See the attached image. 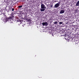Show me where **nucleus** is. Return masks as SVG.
<instances>
[{"label": "nucleus", "instance_id": "obj_1", "mask_svg": "<svg viewBox=\"0 0 79 79\" xmlns=\"http://www.w3.org/2000/svg\"><path fill=\"white\" fill-rule=\"evenodd\" d=\"M14 18V16L11 15L9 17H6L5 19V22H7L8 20L10 19H12Z\"/></svg>", "mask_w": 79, "mask_h": 79}, {"label": "nucleus", "instance_id": "obj_14", "mask_svg": "<svg viewBox=\"0 0 79 79\" xmlns=\"http://www.w3.org/2000/svg\"><path fill=\"white\" fill-rule=\"evenodd\" d=\"M4 18H7V16H6V15H4Z\"/></svg>", "mask_w": 79, "mask_h": 79}, {"label": "nucleus", "instance_id": "obj_2", "mask_svg": "<svg viewBox=\"0 0 79 79\" xmlns=\"http://www.w3.org/2000/svg\"><path fill=\"white\" fill-rule=\"evenodd\" d=\"M60 5V2H59L58 3L56 4L54 6L55 8H58V7H59Z\"/></svg>", "mask_w": 79, "mask_h": 79}, {"label": "nucleus", "instance_id": "obj_8", "mask_svg": "<svg viewBox=\"0 0 79 79\" xmlns=\"http://www.w3.org/2000/svg\"><path fill=\"white\" fill-rule=\"evenodd\" d=\"M21 20H19V21H18V23H19L18 24V26H19L20 24H21Z\"/></svg>", "mask_w": 79, "mask_h": 79}, {"label": "nucleus", "instance_id": "obj_16", "mask_svg": "<svg viewBox=\"0 0 79 79\" xmlns=\"http://www.w3.org/2000/svg\"><path fill=\"white\" fill-rule=\"evenodd\" d=\"M3 16H4V15H5V14L4 13H3Z\"/></svg>", "mask_w": 79, "mask_h": 79}, {"label": "nucleus", "instance_id": "obj_11", "mask_svg": "<svg viewBox=\"0 0 79 79\" xmlns=\"http://www.w3.org/2000/svg\"><path fill=\"white\" fill-rule=\"evenodd\" d=\"M27 21H28V22H31V19H28L27 20Z\"/></svg>", "mask_w": 79, "mask_h": 79}, {"label": "nucleus", "instance_id": "obj_13", "mask_svg": "<svg viewBox=\"0 0 79 79\" xmlns=\"http://www.w3.org/2000/svg\"><path fill=\"white\" fill-rule=\"evenodd\" d=\"M63 24V22H59V24L60 25H61V24Z\"/></svg>", "mask_w": 79, "mask_h": 79}, {"label": "nucleus", "instance_id": "obj_3", "mask_svg": "<svg viewBox=\"0 0 79 79\" xmlns=\"http://www.w3.org/2000/svg\"><path fill=\"white\" fill-rule=\"evenodd\" d=\"M41 8H42V9H44V8L45 9L46 8V7H45V5L42 4H41Z\"/></svg>", "mask_w": 79, "mask_h": 79}, {"label": "nucleus", "instance_id": "obj_9", "mask_svg": "<svg viewBox=\"0 0 79 79\" xmlns=\"http://www.w3.org/2000/svg\"><path fill=\"white\" fill-rule=\"evenodd\" d=\"M40 11H45V9H40Z\"/></svg>", "mask_w": 79, "mask_h": 79}, {"label": "nucleus", "instance_id": "obj_10", "mask_svg": "<svg viewBox=\"0 0 79 79\" xmlns=\"http://www.w3.org/2000/svg\"><path fill=\"white\" fill-rule=\"evenodd\" d=\"M22 7H23V5L19 6H18V8H21Z\"/></svg>", "mask_w": 79, "mask_h": 79}, {"label": "nucleus", "instance_id": "obj_5", "mask_svg": "<svg viewBox=\"0 0 79 79\" xmlns=\"http://www.w3.org/2000/svg\"><path fill=\"white\" fill-rule=\"evenodd\" d=\"M25 19H26L27 21L29 19V17H28L27 16H25L24 17Z\"/></svg>", "mask_w": 79, "mask_h": 79}, {"label": "nucleus", "instance_id": "obj_15", "mask_svg": "<svg viewBox=\"0 0 79 79\" xmlns=\"http://www.w3.org/2000/svg\"><path fill=\"white\" fill-rule=\"evenodd\" d=\"M14 10L15 9H14V8H13L12 9V11H14Z\"/></svg>", "mask_w": 79, "mask_h": 79}, {"label": "nucleus", "instance_id": "obj_4", "mask_svg": "<svg viewBox=\"0 0 79 79\" xmlns=\"http://www.w3.org/2000/svg\"><path fill=\"white\" fill-rule=\"evenodd\" d=\"M43 26H47L48 23L47 22H43L42 23Z\"/></svg>", "mask_w": 79, "mask_h": 79}, {"label": "nucleus", "instance_id": "obj_17", "mask_svg": "<svg viewBox=\"0 0 79 79\" xmlns=\"http://www.w3.org/2000/svg\"><path fill=\"white\" fill-rule=\"evenodd\" d=\"M51 7H52V6H51Z\"/></svg>", "mask_w": 79, "mask_h": 79}, {"label": "nucleus", "instance_id": "obj_12", "mask_svg": "<svg viewBox=\"0 0 79 79\" xmlns=\"http://www.w3.org/2000/svg\"><path fill=\"white\" fill-rule=\"evenodd\" d=\"M58 23V22H57V21H56V22H55L54 23V24H57Z\"/></svg>", "mask_w": 79, "mask_h": 79}, {"label": "nucleus", "instance_id": "obj_7", "mask_svg": "<svg viewBox=\"0 0 79 79\" xmlns=\"http://www.w3.org/2000/svg\"><path fill=\"white\" fill-rule=\"evenodd\" d=\"M79 1L77 2L75 6H79Z\"/></svg>", "mask_w": 79, "mask_h": 79}, {"label": "nucleus", "instance_id": "obj_6", "mask_svg": "<svg viewBox=\"0 0 79 79\" xmlns=\"http://www.w3.org/2000/svg\"><path fill=\"white\" fill-rule=\"evenodd\" d=\"M64 13V10H61L60 12V14H62V13Z\"/></svg>", "mask_w": 79, "mask_h": 79}, {"label": "nucleus", "instance_id": "obj_18", "mask_svg": "<svg viewBox=\"0 0 79 79\" xmlns=\"http://www.w3.org/2000/svg\"><path fill=\"white\" fill-rule=\"evenodd\" d=\"M79 6V8H79V6Z\"/></svg>", "mask_w": 79, "mask_h": 79}]
</instances>
